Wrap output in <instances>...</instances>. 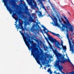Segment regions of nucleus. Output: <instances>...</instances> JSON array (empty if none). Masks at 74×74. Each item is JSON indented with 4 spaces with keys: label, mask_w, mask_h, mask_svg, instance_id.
I'll use <instances>...</instances> for the list:
<instances>
[{
    "label": "nucleus",
    "mask_w": 74,
    "mask_h": 74,
    "mask_svg": "<svg viewBox=\"0 0 74 74\" xmlns=\"http://www.w3.org/2000/svg\"><path fill=\"white\" fill-rule=\"evenodd\" d=\"M19 32L21 35H22L26 45L28 48V49L29 50L31 49V56L33 55L34 57L35 58V59H36V60L38 64H40L41 67H42L41 64L39 62H38L37 61L38 60H40L41 59V58L40 57V55L37 53L34 48H33V47L30 46V44H32V42H33V41L32 40V41L26 36H25L23 32L19 31Z\"/></svg>",
    "instance_id": "obj_1"
},
{
    "label": "nucleus",
    "mask_w": 74,
    "mask_h": 74,
    "mask_svg": "<svg viewBox=\"0 0 74 74\" xmlns=\"http://www.w3.org/2000/svg\"><path fill=\"white\" fill-rule=\"evenodd\" d=\"M57 58L58 60L56 61V62L55 63V66L56 67H58L59 70H60L63 74H65L64 72L62 71V69H63V68L62 67V65L59 66V62L64 64L66 62H70V60H69L65 58L64 57L62 54L61 55V56L59 57V58H58V57H57Z\"/></svg>",
    "instance_id": "obj_2"
},
{
    "label": "nucleus",
    "mask_w": 74,
    "mask_h": 74,
    "mask_svg": "<svg viewBox=\"0 0 74 74\" xmlns=\"http://www.w3.org/2000/svg\"><path fill=\"white\" fill-rule=\"evenodd\" d=\"M63 17L67 21V24L65 21H63V22L65 24H62V31H64L65 30L64 28H66V30L69 29V30L71 31V32H73L74 30V26L71 25L70 22H69V21L65 16H64Z\"/></svg>",
    "instance_id": "obj_3"
},
{
    "label": "nucleus",
    "mask_w": 74,
    "mask_h": 74,
    "mask_svg": "<svg viewBox=\"0 0 74 74\" xmlns=\"http://www.w3.org/2000/svg\"><path fill=\"white\" fill-rule=\"evenodd\" d=\"M48 39L51 42H52V43H55V47H56L58 48H59V49H62V48L60 47L59 46H58L60 45V43L58 42V41H57L56 39L53 38L52 36H49L48 37Z\"/></svg>",
    "instance_id": "obj_4"
},
{
    "label": "nucleus",
    "mask_w": 74,
    "mask_h": 74,
    "mask_svg": "<svg viewBox=\"0 0 74 74\" xmlns=\"http://www.w3.org/2000/svg\"><path fill=\"white\" fill-rule=\"evenodd\" d=\"M47 41L49 45L50 49H52V51L53 52L55 55V56L57 58H58V59L59 58V57L61 56V55H62V54L60 53H58V51L57 50H56V49H55V50H54V49H53V48H52V45L50 44V43L49 42L48 40H47Z\"/></svg>",
    "instance_id": "obj_5"
},
{
    "label": "nucleus",
    "mask_w": 74,
    "mask_h": 74,
    "mask_svg": "<svg viewBox=\"0 0 74 74\" xmlns=\"http://www.w3.org/2000/svg\"><path fill=\"white\" fill-rule=\"evenodd\" d=\"M3 0L4 3V5H5L7 10H8L9 12H10V14L12 13L13 12H14V11L11 9V8H10V5H9V4L8 3H7V1H6L7 2H6V0Z\"/></svg>",
    "instance_id": "obj_6"
},
{
    "label": "nucleus",
    "mask_w": 74,
    "mask_h": 74,
    "mask_svg": "<svg viewBox=\"0 0 74 74\" xmlns=\"http://www.w3.org/2000/svg\"><path fill=\"white\" fill-rule=\"evenodd\" d=\"M46 30H47V32L45 31V33L47 34H48V32H49L50 33H51V34H52L53 35V36H57V37H60V35H59V34H56V33H54V32H52L51 31H49L46 28H45L44 29L43 32H45Z\"/></svg>",
    "instance_id": "obj_7"
},
{
    "label": "nucleus",
    "mask_w": 74,
    "mask_h": 74,
    "mask_svg": "<svg viewBox=\"0 0 74 74\" xmlns=\"http://www.w3.org/2000/svg\"><path fill=\"white\" fill-rule=\"evenodd\" d=\"M22 24V23L19 21L18 25V24H17L16 26V27H17L18 29H22V30H24V29H23V27Z\"/></svg>",
    "instance_id": "obj_8"
},
{
    "label": "nucleus",
    "mask_w": 74,
    "mask_h": 74,
    "mask_svg": "<svg viewBox=\"0 0 74 74\" xmlns=\"http://www.w3.org/2000/svg\"><path fill=\"white\" fill-rule=\"evenodd\" d=\"M53 19L54 20H55L56 21V22H54L55 24L54 25L56 26H58V27H60V25H59V23H57V22H58V20L57 19V18H56L55 16L54 17Z\"/></svg>",
    "instance_id": "obj_9"
},
{
    "label": "nucleus",
    "mask_w": 74,
    "mask_h": 74,
    "mask_svg": "<svg viewBox=\"0 0 74 74\" xmlns=\"http://www.w3.org/2000/svg\"><path fill=\"white\" fill-rule=\"evenodd\" d=\"M63 42H62V43H61V45L62 47V49L64 51H66V49H67L66 48V46H63Z\"/></svg>",
    "instance_id": "obj_10"
},
{
    "label": "nucleus",
    "mask_w": 74,
    "mask_h": 74,
    "mask_svg": "<svg viewBox=\"0 0 74 74\" xmlns=\"http://www.w3.org/2000/svg\"><path fill=\"white\" fill-rule=\"evenodd\" d=\"M47 71L50 74H52L53 73V71H52L51 70V68H49Z\"/></svg>",
    "instance_id": "obj_11"
},
{
    "label": "nucleus",
    "mask_w": 74,
    "mask_h": 74,
    "mask_svg": "<svg viewBox=\"0 0 74 74\" xmlns=\"http://www.w3.org/2000/svg\"><path fill=\"white\" fill-rule=\"evenodd\" d=\"M57 18L58 19L59 22H62V21L60 20V18H59L60 17V14H59V15H57Z\"/></svg>",
    "instance_id": "obj_12"
},
{
    "label": "nucleus",
    "mask_w": 74,
    "mask_h": 74,
    "mask_svg": "<svg viewBox=\"0 0 74 74\" xmlns=\"http://www.w3.org/2000/svg\"><path fill=\"white\" fill-rule=\"evenodd\" d=\"M38 12H39V13H40V14H38L39 16H40L41 17H42V16H44L43 15H42V12H41L38 11Z\"/></svg>",
    "instance_id": "obj_13"
},
{
    "label": "nucleus",
    "mask_w": 74,
    "mask_h": 74,
    "mask_svg": "<svg viewBox=\"0 0 74 74\" xmlns=\"http://www.w3.org/2000/svg\"><path fill=\"white\" fill-rule=\"evenodd\" d=\"M34 7H35V8H37V9L38 10H39V9L38 8V7H37V4L36 3L35 4Z\"/></svg>",
    "instance_id": "obj_14"
},
{
    "label": "nucleus",
    "mask_w": 74,
    "mask_h": 74,
    "mask_svg": "<svg viewBox=\"0 0 74 74\" xmlns=\"http://www.w3.org/2000/svg\"><path fill=\"white\" fill-rule=\"evenodd\" d=\"M70 40H72V43H73V47L74 46V41H73V38H70Z\"/></svg>",
    "instance_id": "obj_15"
},
{
    "label": "nucleus",
    "mask_w": 74,
    "mask_h": 74,
    "mask_svg": "<svg viewBox=\"0 0 74 74\" xmlns=\"http://www.w3.org/2000/svg\"><path fill=\"white\" fill-rule=\"evenodd\" d=\"M15 15H16V13L13 12L12 14V16L13 17H14Z\"/></svg>",
    "instance_id": "obj_16"
},
{
    "label": "nucleus",
    "mask_w": 74,
    "mask_h": 74,
    "mask_svg": "<svg viewBox=\"0 0 74 74\" xmlns=\"http://www.w3.org/2000/svg\"><path fill=\"white\" fill-rule=\"evenodd\" d=\"M32 20H33V18L32 17H30L29 18V21H32Z\"/></svg>",
    "instance_id": "obj_17"
},
{
    "label": "nucleus",
    "mask_w": 74,
    "mask_h": 74,
    "mask_svg": "<svg viewBox=\"0 0 74 74\" xmlns=\"http://www.w3.org/2000/svg\"><path fill=\"white\" fill-rule=\"evenodd\" d=\"M38 1H39V2H41L42 1H43L44 2H45V0H38Z\"/></svg>",
    "instance_id": "obj_18"
},
{
    "label": "nucleus",
    "mask_w": 74,
    "mask_h": 74,
    "mask_svg": "<svg viewBox=\"0 0 74 74\" xmlns=\"http://www.w3.org/2000/svg\"><path fill=\"white\" fill-rule=\"evenodd\" d=\"M21 17L22 19H23V18H25V16L23 15H22L21 16Z\"/></svg>",
    "instance_id": "obj_19"
},
{
    "label": "nucleus",
    "mask_w": 74,
    "mask_h": 74,
    "mask_svg": "<svg viewBox=\"0 0 74 74\" xmlns=\"http://www.w3.org/2000/svg\"><path fill=\"white\" fill-rule=\"evenodd\" d=\"M67 60H70V62L69 61V62H70V63H71V66H74V64H73V63H71V61L70 60H68V59H67Z\"/></svg>",
    "instance_id": "obj_20"
},
{
    "label": "nucleus",
    "mask_w": 74,
    "mask_h": 74,
    "mask_svg": "<svg viewBox=\"0 0 74 74\" xmlns=\"http://www.w3.org/2000/svg\"><path fill=\"white\" fill-rule=\"evenodd\" d=\"M29 1H31V2H33L34 1V0H28Z\"/></svg>",
    "instance_id": "obj_21"
},
{
    "label": "nucleus",
    "mask_w": 74,
    "mask_h": 74,
    "mask_svg": "<svg viewBox=\"0 0 74 74\" xmlns=\"http://www.w3.org/2000/svg\"><path fill=\"white\" fill-rule=\"evenodd\" d=\"M44 9L45 10V11H45L46 12L48 13V12L47 11V9H45V8Z\"/></svg>",
    "instance_id": "obj_22"
},
{
    "label": "nucleus",
    "mask_w": 74,
    "mask_h": 74,
    "mask_svg": "<svg viewBox=\"0 0 74 74\" xmlns=\"http://www.w3.org/2000/svg\"><path fill=\"white\" fill-rule=\"evenodd\" d=\"M15 19L16 20V22L17 21H18V18H16Z\"/></svg>",
    "instance_id": "obj_23"
},
{
    "label": "nucleus",
    "mask_w": 74,
    "mask_h": 74,
    "mask_svg": "<svg viewBox=\"0 0 74 74\" xmlns=\"http://www.w3.org/2000/svg\"><path fill=\"white\" fill-rule=\"evenodd\" d=\"M19 12L20 14H22V10H20Z\"/></svg>",
    "instance_id": "obj_24"
},
{
    "label": "nucleus",
    "mask_w": 74,
    "mask_h": 74,
    "mask_svg": "<svg viewBox=\"0 0 74 74\" xmlns=\"http://www.w3.org/2000/svg\"><path fill=\"white\" fill-rule=\"evenodd\" d=\"M45 7H44V5H42V8H43L44 9V8H45Z\"/></svg>",
    "instance_id": "obj_25"
},
{
    "label": "nucleus",
    "mask_w": 74,
    "mask_h": 74,
    "mask_svg": "<svg viewBox=\"0 0 74 74\" xmlns=\"http://www.w3.org/2000/svg\"><path fill=\"white\" fill-rule=\"evenodd\" d=\"M42 27H43V29H45V28H46L43 25H42Z\"/></svg>",
    "instance_id": "obj_26"
},
{
    "label": "nucleus",
    "mask_w": 74,
    "mask_h": 74,
    "mask_svg": "<svg viewBox=\"0 0 74 74\" xmlns=\"http://www.w3.org/2000/svg\"><path fill=\"white\" fill-rule=\"evenodd\" d=\"M61 19L62 21H64V19H63V18H61Z\"/></svg>",
    "instance_id": "obj_27"
},
{
    "label": "nucleus",
    "mask_w": 74,
    "mask_h": 74,
    "mask_svg": "<svg viewBox=\"0 0 74 74\" xmlns=\"http://www.w3.org/2000/svg\"><path fill=\"white\" fill-rule=\"evenodd\" d=\"M73 35H74V34L73 33H72V34H71V36H73Z\"/></svg>",
    "instance_id": "obj_28"
},
{
    "label": "nucleus",
    "mask_w": 74,
    "mask_h": 74,
    "mask_svg": "<svg viewBox=\"0 0 74 74\" xmlns=\"http://www.w3.org/2000/svg\"><path fill=\"white\" fill-rule=\"evenodd\" d=\"M52 7L53 8V11H54V8H53V6H52Z\"/></svg>",
    "instance_id": "obj_29"
},
{
    "label": "nucleus",
    "mask_w": 74,
    "mask_h": 74,
    "mask_svg": "<svg viewBox=\"0 0 74 74\" xmlns=\"http://www.w3.org/2000/svg\"><path fill=\"white\" fill-rule=\"evenodd\" d=\"M51 67V66H50V65H48V67Z\"/></svg>",
    "instance_id": "obj_30"
},
{
    "label": "nucleus",
    "mask_w": 74,
    "mask_h": 74,
    "mask_svg": "<svg viewBox=\"0 0 74 74\" xmlns=\"http://www.w3.org/2000/svg\"><path fill=\"white\" fill-rule=\"evenodd\" d=\"M45 38L46 40H47V41L48 40V39H47V37H45Z\"/></svg>",
    "instance_id": "obj_31"
},
{
    "label": "nucleus",
    "mask_w": 74,
    "mask_h": 74,
    "mask_svg": "<svg viewBox=\"0 0 74 74\" xmlns=\"http://www.w3.org/2000/svg\"><path fill=\"white\" fill-rule=\"evenodd\" d=\"M20 1L21 3H22V1H22V0H20Z\"/></svg>",
    "instance_id": "obj_32"
},
{
    "label": "nucleus",
    "mask_w": 74,
    "mask_h": 74,
    "mask_svg": "<svg viewBox=\"0 0 74 74\" xmlns=\"http://www.w3.org/2000/svg\"><path fill=\"white\" fill-rule=\"evenodd\" d=\"M56 71H54V73H56Z\"/></svg>",
    "instance_id": "obj_33"
},
{
    "label": "nucleus",
    "mask_w": 74,
    "mask_h": 74,
    "mask_svg": "<svg viewBox=\"0 0 74 74\" xmlns=\"http://www.w3.org/2000/svg\"><path fill=\"white\" fill-rule=\"evenodd\" d=\"M15 23H17V21H16L15 22Z\"/></svg>",
    "instance_id": "obj_34"
},
{
    "label": "nucleus",
    "mask_w": 74,
    "mask_h": 74,
    "mask_svg": "<svg viewBox=\"0 0 74 74\" xmlns=\"http://www.w3.org/2000/svg\"><path fill=\"white\" fill-rule=\"evenodd\" d=\"M14 25H15V26H16V24H14Z\"/></svg>",
    "instance_id": "obj_35"
},
{
    "label": "nucleus",
    "mask_w": 74,
    "mask_h": 74,
    "mask_svg": "<svg viewBox=\"0 0 74 74\" xmlns=\"http://www.w3.org/2000/svg\"><path fill=\"white\" fill-rule=\"evenodd\" d=\"M38 27H39V25H38Z\"/></svg>",
    "instance_id": "obj_36"
},
{
    "label": "nucleus",
    "mask_w": 74,
    "mask_h": 74,
    "mask_svg": "<svg viewBox=\"0 0 74 74\" xmlns=\"http://www.w3.org/2000/svg\"><path fill=\"white\" fill-rule=\"evenodd\" d=\"M68 13H69V15H70V13H69V12H68Z\"/></svg>",
    "instance_id": "obj_37"
},
{
    "label": "nucleus",
    "mask_w": 74,
    "mask_h": 74,
    "mask_svg": "<svg viewBox=\"0 0 74 74\" xmlns=\"http://www.w3.org/2000/svg\"><path fill=\"white\" fill-rule=\"evenodd\" d=\"M49 16H50V14H49Z\"/></svg>",
    "instance_id": "obj_38"
},
{
    "label": "nucleus",
    "mask_w": 74,
    "mask_h": 74,
    "mask_svg": "<svg viewBox=\"0 0 74 74\" xmlns=\"http://www.w3.org/2000/svg\"><path fill=\"white\" fill-rule=\"evenodd\" d=\"M66 57H67V54H66Z\"/></svg>",
    "instance_id": "obj_39"
},
{
    "label": "nucleus",
    "mask_w": 74,
    "mask_h": 74,
    "mask_svg": "<svg viewBox=\"0 0 74 74\" xmlns=\"http://www.w3.org/2000/svg\"><path fill=\"white\" fill-rule=\"evenodd\" d=\"M36 23H37V22H36Z\"/></svg>",
    "instance_id": "obj_40"
},
{
    "label": "nucleus",
    "mask_w": 74,
    "mask_h": 74,
    "mask_svg": "<svg viewBox=\"0 0 74 74\" xmlns=\"http://www.w3.org/2000/svg\"><path fill=\"white\" fill-rule=\"evenodd\" d=\"M40 27V29H41V28L40 27Z\"/></svg>",
    "instance_id": "obj_41"
},
{
    "label": "nucleus",
    "mask_w": 74,
    "mask_h": 74,
    "mask_svg": "<svg viewBox=\"0 0 74 74\" xmlns=\"http://www.w3.org/2000/svg\"><path fill=\"white\" fill-rule=\"evenodd\" d=\"M24 29H25V30H26V28H25Z\"/></svg>",
    "instance_id": "obj_42"
},
{
    "label": "nucleus",
    "mask_w": 74,
    "mask_h": 74,
    "mask_svg": "<svg viewBox=\"0 0 74 74\" xmlns=\"http://www.w3.org/2000/svg\"><path fill=\"white\" fill-rule=\"evenodd\" d=\"M45 70H46V69H45Z\"/></svg>",
    "instance_id": "obj_43"
},
{
    "label": "nucleus",
    "mask_w": 74,
    "mask_h": 74,
    "mask_svg": "<svg viewBox=\"0 0 74 74\" xmlns=\"http://www.w3.org/2000/svg\"><path fill=\"white\" fill-rule=\"evenodd\" d=\"M41 32H42V30L41 29Z\"/></svg>",
    "instance_id": "obj_44"
},
{
    "label": "nucleus",
    "mask_w": 74,
    "mask_h": 74,
    "mask_svg": "<svg viewBox=\"0 0 74 74\" xmlns=\"http://www.w3.org/2000/svg\"><path fill=\"white\" fill-rule=\"evenodd\" d=\"M48 65H47V66Z\"/></svg>",
    "instance_id": "obj_45"
},
{
    "label": "nucleus",
    "mask_w": 74,
    "mask_h": 74,
    "mask_svg": "<svg viewBox=\"0 0 74 74\" xmlns=\"http://www.w3.org/2000/svg\"><path fill=\"white\" fill-rule=\"evenodd\" d=\"M37 21H38V20H37Z\"/></svg>",
    "instance_id": "obj_46"
}]
</instances>
